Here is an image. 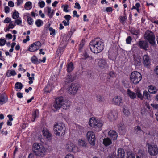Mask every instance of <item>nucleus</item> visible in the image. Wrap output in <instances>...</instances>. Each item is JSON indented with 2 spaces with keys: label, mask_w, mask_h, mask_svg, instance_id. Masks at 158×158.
I'll return each mask as SVG.
<instances>
[{
  "label": "nucleus",
  "mask_w": 158,
  "mask_h": 158,
  "mask_svg": "<svg viewBox=\"0 0 158 158\" xmlns=\"http://www.w3.org/2000/svg\"><path fill=\"white\" fill-rule=\"evenodd\" d=\"M91 51L94 53L100 52L104 48V43L100 38L94 39L89 43Z\"/></svg>",
  "instance_id": "obj_1"
},
{
  "label": "nucleus",
  "mask_w": 158,
  "mask_h": 158,
  "mask_svg": "<svg viewBox=\"0 0 158 158\" xmlns=\"http://www.w3.org/2000/svg\"><path fill=\"white\" fill-rule=\"evenodd\" d=\"M70 102L67 100H64L62 97L57 98L56 99V102L53 105V107L56 110L60 109L62 107L63 109H67L70 107Z\"/></svg>",
  "instance_id": "obj_2"
},
{
  "label": "nucleus",
  "mask_w": 158,
  "mask_h": 158,
  "mask_svg": "<svg viewBox=\"0 0 158 158\" xmlns=\"http://www.w3.org/2000/svg\"><path fill=\"white\" fill-rule=\"evenodd\" d=\"M33 150L36 155L43 157L45 155L47 149L42 145L35 143L33 145Z\"/></svg>",
  "instance_id": "obj_3"
},
{
  "label": "nucleus",
  "mask_w": 158,
  "mask_h": 158,
  "mask_svg": "<svg viewBox=\"0 0 158 158\" xmlns=\"http://www.w3.org/2000/svg\"><path fill=\"white\" fill-rule=\"evenodd\" d=\"M89 124L92 127L94 128L97 131H99L103 125L102 122L98 118H91L90 119Z\"/></svg>",
  "instance_id": "obj_4"
},
{
  "label": "nucleus",
  "mask_w": 158,
  "mask_h": 158,
  "mask_svg": "<svg viewBox=\"0 0 158 158\" xmlns=\"http://www.w3.org/2000/svg\"><path fill=\"white\" fill-rule=\"evenodd\" d=\"M53 130L56 135L61 136L64 135L66 128L63 123H57L54 125Z\"/></svg>",
  "instance_id": "obj_5"
},
{
  "label": "nucleus",
  "mask_w": 158,
  "mask_h": 158,
  "mask_svg": "<svg viewBox=\"0 0 158 158\" xmlns=\"http://www.w3.org/2000/svg\"><path fill=\"white\" fill-rule=\"evenodd\" d=\"M142 76L140 73L136 71L132 72L130 75L131 82L134 84L138 83L141 80Z\"/></svg>",
  "instance_id": "obj_6"
},
{
  "label": "nucleus",
  "mask_w": 158,
  "mask_h": 158,
  "mask_svg": "<svg viewBox=\"0 0 158 158\" xmlns=\"http://www.w3.org/2000/svg\"><path fill=\"white\" fill-rule=\"evenodd\" d=\"M80 85L77 83H72L69 85L67 90L68 93L74 95L79 90Z\"/></svg>",
  "instance_id": "obj_7"
},
{
  "label": "nucleus",
  "mask_w": 158,
  "mask_h": 158,
  "mask_svg": "<svg viewBox=\"0 0 158 158\" xmlns=\"http://www.w3.org/2000/svg\"><path fill=\"white\" fill-rule=\"evenodd\" d=\"M145 39L147 40L152 45H153L155 43V37L153 33L149 30L147 31L144 34Z\"/></svg>",
  "instance_id": "obj_8"
},
{
  "label": "nucleus",
  "mask_w": 158,
  "mask_h": 158,
  "mask_svg": "<svg viewBox=\"0 0 158 158\" xmlns=\"http://www.w3.org/2000/svg\"><path fill=\"white\" fill-rule=\"evenodd\" d=\"M148 149V152L151 156L156 155L158 153V148L157 146L155 144H147Z\"/></svg>",
  "instance_id": "obj_9"
},
{
  "label": "nucleus",
  "mask_w": 158,
  "mask_h": 158,
  "mask_svg": "<svg viewBox=\"0 0 158 158\" xmlns=\"http://www.w3.org/2000/svg\"><path fill=\"white\" fill-rule=\"evenodd\" d=\"M86 136L89 143L91 145H94L95 143L96 140L94 133L91 131H89L87 133Z\"/></svg>",
  "instance_id": "obj_10"
},
{
  "label": "nucleus",
  "mask_w": 158,
  "mask_h": 158,
  "mask_svg": "<svg viewBox=\"0 0 158 158\" xmlns=\"http://www.w3.org/2000/svg\"><path fill=\"white\" fill-rule=\"evenodd\" d=\"M41 44L39 41L35 42L29 47V50L31 52H34L38 50L41 47Z\"/></svg>",
  "instance_id": "obj_11"
},
{
  "label": "nucleus",
  "mask_w": 158,
  "mask_h": 158,
  "mask_svg": "<svg viewBox=\"0 0 158 158\" xmlns=\"http://www.w3.org/2000/svg\"><path fill=\"white\" fill-rule=\"evenodd\" d=\"M134 58V64L135 66H139L141 64V58L140 56L137 54L133 55Z\"/></svg>",
  "instance_id": "obj_12"
},
{
  "label": "nucleus",
  "mask_w": 158,
  "mask_h": 158,
  "mask_svg": "<svg viewBox=\"0 0 158 158\" xmlns=\"http://www.w3.org/2000/svg\"><path fill=\"white\" fill-rule=\"evenodd\" d=\"M118 117L117 111L113 110L110 112L108 115V118L110 120L113 121L116 119Z\"/></svg>",
  "instance_id": "obj_13"
},
{
  "label": "nucleus",
  "mask_w": 158,
  "mask_h": 158,
  "mask_svg": "<svg viewBox=\"0 0 158 158\" xmlns=\"http://www.w3.org/2000/svg\"><path fill=\"white\" fill-rule=\"evenodd\" d=\"M113 101L114 104L116 105L120 106H122L123 105V103L122 101V98L120 96H117L113 98Z\"/></svg>",
  "instance_id": "obj_14"
},
{
  "label": "nucleus",
  "mask_w": 158,
  "mask_h": 158,
  "mask_svg": "<svg viewBox=\"0 0 158 158\" xmlns=\"http://www.w3.org/2000/svg\"><path fill=\"white\" fill-rule=\"evenodd\" d=\"M98 65L101 69L107 68L106 61L103 59H100L99 60L98 63Z\"/></svg>",
  "instance_id": "obj_15"
},
{
  "label": "nucleus",
  "mask_w": 158,
  "mask_h": 158,
  "mask_svg": "<svg viewBox=\"0 0 158 158\" xmlns=\"http://www.w3.org/2000/svg\"><path fill=\"white\" fill-rule=\"evenodd\" d=\"M108 135L113 140H115L117 139L118 137L117 134L114 130H110L108 132Z\"/></svg>",
  "instance_id": "obj_16"
},
{
  "label": "nucleus",
  "mask_w": 158,
  "mask_h": 158,
  "mask_svg": "<svg viewBox=\"0 0 158 158\" xmlns=\"http://www.w3.org/2000/svg\"><path fill=\"white\" fill-rule=\"evenodd\" d=\"M69 39L70 37L68 35H65V37H64L63 40L61 42L60 45L62 46V47L64 48L66 47Z\"/></svg>",
  "instance_id": "obj_17"
},
{
  "label": "nucleus",
  "mask_w": 158,
  "mask_h": 158,
  "mask_svg": "<svg viewBox=\"0 0 158 158\" xmlns=\"http://www.w3.org/2000/svg\"><path fill=\"white\" fill-rule=\"evenodd\" d=\"M139 46L141 48L146 49L148 47V44L146 41H139Z\"/></svg>",
  "instance_id": "obj_18"
},
{
  "label": "nucleus",
  "mask_w": 158,
  "mask_h": 158,
  "mask_svg": "<svg viewBox=\"0 0 158 158\" xmlns=\"http://www.w3.org/2000/svg\"><path fill=\"white\" fill-rule=\"evenodd\" d=\"M75 146L70 142H68L66 146V148L69 152H71L74 150Z\"/></svg>",
  "instance_id": "obj_19"
},
{
  "label": "nucleus",
  "mask_w": 158,
  "mask_h": 158,
  "mask_svg": "<svg viewBox=\"0 0 158 158\" xmlns=\"http://www.w3.org/2000/svg\"><path fill=\"white\" fill-rule=\"evenodd\" d=\"M118 158H125V151L123 149L119 148L118 150Z\"/></svg>",
  "instance_id": "obj_20"
},
{
  "label": "nucleus",
  "mask_w": 158,
  "mask_h": 158,
  "mask_svg": "<svg viewBox=\"0 0 158 158\" xmlns=\"http://www.w3.org/2000/svg\"><path fill=\"white\" fill-rule=\"evenodd\" d=\"M42 132L43 135L46 138L49 140L51 139L52 135L48 130L47 129L45 130L44 129L43 130Z\"/></svg>",
  "instance_id": "obj_21"
},
{
  "label": "nucleus",
  "mask_w": 158,
  "mask_h": 158,
  "mask_svg": "<svg viewBox=\"0 0 158 158\" xmlns=\"http://www.w3.org/2000/svg\"><path fill=\"white\" fill-rule=\"evenodd\" d=\"M6 96L4 94H2L0 96V104L2 105L7 101Z\"/></svg>",
  "instance_id": "obj_22"
},
{
  "label": "nucleus",
  "mask_w": 158,
  "mask_h": 158,
  "mask_svg": "<svg viewBox=\"0 0 158 158\" xmlns=\"http://www.w3.org/2000/svg\"><path fill=\"white\" fill-rule=\"evenodd\" d=\"M58 77L57 75L56 76L54 75L50 79V82H51L52 85L54 87L56 85H57Z\"/></svg>",
  "instance_id": "obj_23"
},
{
  "label": "nucleus",
  "mask_w": 158,
  "mask_h": 158,
  "mask_svg": "<svg viewBox=\"0 0 158 158\" xmlns=\"http://www.w3.org/2000/svg\"><path fill=\"white\" fill-rule=\"evenodd\" d=\"M143 64L145 66H147L150 64L149 58L147 55H144L143 57Z\"/></svg>",
  "instance_id": "obj_24"
},
{
  "label": "nucleus",
  "mask_w": 158,
  "mask_h": 158,
  "mask_svg": "<svg viewBox=\"0 0 158 158\" xmlns=\"http://www.w3.org/2000/svg\"><path fill=\"white\" fill-rule=\"evenodd\" d=\"M148 90L150 94H156L158 91V89L156 87L152 85L148 86Z\"/></svg>",
  "instance_id": "obj_25"
},
{
  "label": "nucleus",
  "mask_w": 158,
  "mask_h": 158,
  "mask_svg": "<svg viewBox=\"0 0 158 158\" xmlns=\"http://www.w3.org/2000/svg\"><path fill=\"white\" fill-rule=\"evenodd\" d=\"M39 112L38 110H34L33 111L32 113V119L31 121L34 122L35 119L38 117Z\"/></svg>",
  "instance_id": "obj_26"
},
{
  "label": "nucleus",
  "mask_w": 158,
  "mask_h": 158,
  "mask_svg": "<svg viewBox=\"0 0 158 158\" xmlns=\"http://www.w3.org/2000/svg\"><path fill=\"white\" fill-rule=\"evenodd\" d=\"M68 76L66 80V82L67 83L71 82L75 79L76 77L75 75H71L69 74L68 75Z\"/></svg>",
  "instance_id": "obj_27"
},
{
  "label": "nucleus",
  "mask_w": 158,
  "mask_h": 158,
  "mask_svg": "<svg viewBox=\"0 0 158 158\" xmlns=\"http://www.w3.org/2000/svg\"><path fill=\"white\" fill-rule=\"evenodd\" d=\"M103 143L105 146H107L110 144L112 142L110 139L106 138L103 139Z\"/></svg>",
  "instance_id": "obj_28"
},
{
  "label": "nucleus",
  "mask_w": 158,
  "mask_h": 158,
  "mask_svg": "<svg viewBox=\"0 0 158 158\" xmlns=\"http://www.w3.org/2000/svg\"><path fill=\"white\" fill-rule=\"evenodd\" d=\"M118 128L119 132L123 134L125 130V127L124 124L122 123H120L118 126Z\"/></svg>",
  "instance_id": "obj_29"
},
{
  "label": "nucleus",
  "mask_w": 158,
  "mask_h": 158,
  "mask_svg": "<svg viewBox=\"0 0 158 158\" xmlns=\"http://www.w3.org/2000/svg\"><path fill=\"white\" fill-rule=\"evenodd\" d=\"M78 144L81 146L85 147L86 146L87 143L85 139H81L78 140Z\"/></svg>",
  "instance_id": "obj_30"
},
{
  "label": "nucleus",
  "mask_w": 158,
  "mask_h": 158,
  "mask_svg": "<svg viewBox=\"0 0 158 158\" xmlns=\"http://www.w3.org/2000/svg\"><path fill=\"white\" fill-rule=\"evenodd\" d=\"M127 94L130 98L132 99H134L136 98L135 94V93L132 92L130 89L127 90Z\"/></svg>",
  "instance_id": "obj_31"
},
{
  "label": "nucleus",
  "mask_w": 158,
  "mask_h": 158,
  "mask_svg": "<svg viewBox=\"0 0 158 158\" xmlns=\"http://www.w3.org/2000/svg\"><path fill=\"white\" fill-rule=\"evenodd\" d=\"M136 95L138 98H139L141 100L143 99V96L142 95L141 91L139 89H138L136 91L135 95Z\"/></svg>",
  "instance_id": "obj_32"
},
{
  "label": "nucleus",
  "mask_w": 158,
  "mask_h": 158,
  "mask_svg": "<svg viewBox=\"0 0 158 158\" xmlns=\"http://www.w3.org/2000/svg\"><path fill=\"white\" fill-rule=\"evenodd\" d=\"M52 90V86H51L49 84H47L44 89V92L47 93H49Z\"/></svg>",
  "instance_id": "obj_33"
},
{
  "label": "nucleus",
  "mask_w": 158,
  "mask_h": 158,
  "mask_svg": "<svg viewBox=\"0 0 158 158\" xmlns=\"http://www.w3.org/2000/svg\"><path fill=\"white\" fill-rule=\"evenodd\" d=\"M143 98L144 97L146 99L148 100H149L150 99V95L147 91L145 90L143 91Z\"/></svg>",
  "instance_id": "obj_34"
},
{
  "label": "nucleus",
  "mask_w": 158,
  "mask_h": 158,
  "mask_svg": "<svg viewBox=\"0 0 158 158\" xmlns=\"http://www.w3.org/2000/svg\"><path fill=\"white\" fill-rule=\"evenodd\" d=\"M142 132V131L141 129V127L139 126H138L135 127V132L136 134H140Z\"/></svg>",
  "instance_id": "obj_35"
},
{
  "label": "nucleus",
  "mask_w": 158,
  "mask_h": 158,
  "mask_svg": "<svg viewBox=\"0 0 158 158\" xmlns=\"http://www.w3.org/2000/svg\"><path fill=\"white\" fill-rule=\"evenodd\" d=\"M15 86L16 89L21 90L23 86L21 83L17 82L15 84Z\"/></svg>",
  "instance_id": "obj_36"
},
{
  "label": "nucleus",
  "mask_w": 158,
  "mask_h": 158,
  "mask_svg": "<svg viewBox=\"0 0 158 158\" xmlns=\"http://www.w3.org/2000/svg\"><path fill=\"white\" fill-rule=\"evenodd\" d=\"M124 14L125 15V16H120V22L122 23L123 24H124V22L127 19V16L126 15V14L124 13Z\"/></svg>",
  "instance_id": "obj_37"
},
{
  "label": "nucleus",
  "mask_w": 158,
  "mask_h": 158,
  "mask_svg": "<svg viewBox=\"0 0 158 158\" xmlns=\"http://www.w3.org/2000/svg\"><path fill=\"white\" fill-rule=\"evenodd\" d=\"M67 67V69H73L74 68V65L72 62L68 63Z\"/></svg>",
  "instance_id": "obj_38"
},
{
  "label": "nucleus",
  "mask_w": 158,
  "mask_h": 158,
  "mask_svg": "<svg viewBox=\"0 0 158 158\" xmlns=\"http://www.w3.org/2000/svg\"><path fill=\"white\" fill-rule=\"evenodd\" d=\"M97 100L98 101L100 102L103 101L104 99L102 97V95H97L96 96Z\"/></svg>",
  "instance_id": "obj_39"
},
{
  "label": "nucleus",
  "mask_w": 158,
  "mask_h": 158,
  "mask_svg": "<svg viewBox=\"0 0 158 158\" xmlns=\"http://www.w3.org/2000/svg\"><path fill=\"white\" fill-rule=\"evenodd\" d=\"M19 13L15 10V11L13 13L12 15L13 18L15 19L18 18L19 17Z\"/></svg>",
  "instance_id": "obj_40"
},
{
  "label": "nucleus",
  "mask_w": 158,
  "mask_h": 158,
  "mask_svg": "<svg viewBox=\"0 0 158 158\" xmlns=\"http://www.w3.org/2000/svg\"><path fill=\"white\" fill-rule=\"evenodd\" d=\"M127 158H135V155L130 152H127Z\"/></svg>",
  "instance_id": "obj_41"
},
{
  "label": "nucleus",
  "mask_w": 158,
  "mask_h": 158,
  "mask_svg": "<svg viewBox=\"0 0 158 158\" xmlns=\"http://www.w3.org/2000/svg\"><path fill=\"white\" fill-rule=\"evenodd\" d=\"M35 23L38 27H40L42 25L43 22L41 20L38 19L36 21Z\"/></svg>",
  "instance_id": "obj_42"
},
{
  "label": "nucleus",
  "mask_w": 158,
  "mask_h": 158,
  "mask_svg": "<svg viewBox=\"0 0 158 158\" xmlns=\"http://www.w3.org/2000/svg\"><path fill=\"white\" fill-rule=\"evenodd\" d=\"M31 60L32 63L35 64H37L38 61V59L35 56H34L31 58Z\"/></svg>",
  "instance_id": "obj_43"
},
{
  "label": "nucleus",
  "mask_w": 158,
  "mask_h": 158,
  "mask_svg": "<svg viewBox=\"0 0 158 158\" xmlns=\"http://www.w3.org/2000/svg\"><path fill=\"white\" fill-rule=\"evenodd\" d=\"M49 30L50 31V34L51 35H55V31L54 29H53L52 27H50L49 28Z\"/></svg>",
  "instance_id": "obj_44"
},
{
  "label": "nucleus",
  "mask_w": 158,
  "mask_h": 158,
  "mask_svg": "<svg viewBox=\"0 0 158 158\" xmlns=\"http://www.w3.org/2000/svg\"><path fill=\"white\" fill-rule=\"evenodd\" d=\"M38 4L40 8H42L44 6L45 3L44 1H42L39 2L38 3Z\"/></svg>",
  "instance_id": "obj_45"
},
{
  "label": "nucleus",
  "mask_w": 158,
  "mask_h": 158,
  "mask_svg": "<svg viewBox=\"0 0 158 158\" xmlns=\"http://www.w3.org/2000/svg\"><path fill=\"white\" fill-rule=\"evenodd\" d=\"M6 41L2 38L0 39V46H2L5 45Z\"/></svg>",
  "instance_id": "obj_46"
},
{
  "label": "nucleus",
  "mask_w": 158,
  "mask_h": 158,
  "mask_svg": "<svg viewBox=\"0 0 158 158\" xmlns=\"http://www.w3.org/2000/svg\"><path fill=\"white\" fill-rule=\"evenodd\" d=\"M27 21L29 25H31L32 24L33 22V20L30 17H28L27 19Z\"/></svg>",
  "instance_id": "obj_47"
},
{
  "label": "nucleus",
  "mask_w": 158,
  "mask_h": 158,
  "mask_svg": "<svg viewBox=\"0 0 158 158\" xmlns=\"http://www.w3.org/2000/svg\"><path fill=\"white\" fill-rule=\"evenodd\" d=\"M132 40L131 38V36H129L126 39V43L127 44H130L131 43Z\"/></svg>",
  "instance_id": "obj_48"
},
{
  "label": "nucleus",
  "mask_w": 158,
  "mask_h": 158,
  "mask_svg": "<svg viewBox=\"0 0 158 158\" xmlns=\"http://www.w3.org/2000/svg\"><path fill=\"white\" fill-rule=\"evenodd\" d=\"M85 44V41L82 40L80 44L79 45L80 49H81Z\"/></svg>",
  "instance_id": "obj_49"
},
{
  "label": "nucleus",
  "mask_w": 158,
  "mask_h": 158,
  "mask_svg": "<svg viewBox=\"0 0 158 158\" xmlns=\"http://www.w3.org/2000/svg\"><path fill=\"white\" fill-rule=\"evenodd\" d=\"M123 112L125 115H128L130 114V112L128 110L125 109H123Z\"/></svg>",
  "instance_id": "obj_50"
},
{
  "label": "nucleus",
  "mask_w": 158,
  "mask_h": 158,
  "mask_svg": "<svg viewBox=\"0 0 158 158\" xmlns=\"http://www.w3.org/2000/svg\"><path fill=\"white\" fill-rule=\"evenodd\" d=\"M109 74L111 77H114L115 76V74L113 71H112L109 72Z\"/></svg>",
  "instance_id": "obj_51"
},
{
  "label": "nucleus",
  "mask_w": 158,
  "mask_h": 158,
  "mask_svg": "<svg viewBox=\"0 0 158 158\" xmlns=\"http://www.w3.org/2000/svg\"><path fill=\"white\" fill-rule=\"evenodd\" d=\"M64 18L67 21L69 22L71 16L69 15H66L64 16Z\"/></svg>",
  "instance_id": "obj_52"
},
{
  "label": "nucleus",
  "mask_w": 158,
  "mask_h": 158,
  "mask_svg": "<svg viewBox=\"0 0 158 158\" xmlns=\"http://www.w3.org/2000/svg\"><path fill=\"white\" fill-rule=\"evenodd\" d=\"M11 19L9 17L6 18L4 21L3 22L4 23H8L11 21Z\"/></svg>",
  "instance_id": "obj_53"
},
{
  "label": "nucleus",
  "mask_w": 158,
  "mask_h": 158,
  "mask_svg": "<svg viewBox=\"0 0 158 158\" xmlns=\"http://www.w3.org/2000/svg\"><path fill=\"white\" fill-rule=\"evenodd\" d=\"M31 5L32 3L30 1H28L25 3L24 6V8H25V7H30V6H31Z\"/></svg>",
  "instance_id": "obj_54"
},
{
  "label": "nucleus",
  "mask_w": 158,
  "mask_h": 158,
  "mask_svg": "<svg viewBox=\"0 0 158 158\" xmlns=\"http://www.w3.org/2000/svg\"><path fill=\"white\" fill-rule=\"evenodd\" d=\"M46 60V58L45 57H44L43 58L42 60L40 59L39 60L38 59V61L37 62V64L40 63H41V62L44 63L45 62Z\"/></svg>",
  "instance_id": "obj_55"
},
{
  "label": "nucleus",
  "mask_w": 158,
  "mask_h": 158,
  "mask_svg": "<svg viewBox=\"0 0 158 158\" xmlns=\"http://www.w3.org/2000/svg\"><path fill=\"white\" fill-rule=\"evenodd\" d=\"M22 23V22L21 20L19 19H16L15 21V23H16L18 25Z\"/></svg>",
  "instance_id": "obj_56"
},
{
  "label": "nucleus",
  "mask_w": 158,
  "mask_h": 158,
  "mask_svg": "<svg viewBox=\"0 0 158 158\" xmlns=\"http://www.w3.org/2000/svg\"><path fill=\"white\" fill-rule=\"evenodd\" d=\"M15 25V24H14V23H13V22H10V23H9V25L8 26V27H9V28H10V29L13 28L14 27Z\"/></svg>",
  "instance_id": "obj_57"
},
{
  "label": "nucleus",
  "mask_w": 158,
  "mask_h": 158,
  "mask_svg": "<svg viewBox=\"0 0 158 158\" xmlns=\"http://www.w3.org/2000/svg\"><path fill=\"white\" fill-rule=\"evenodd\" d=\"M10 8L8 6H6L5 7V12L6 13H8L9 12Z\"/></svg>",
  "instance_id": "obj_58"
},
{
  "label": "nucleus",
  "mask_w": 158,
  "mask_h": 158,
  "mask_svg": "<svg viewBox=\"0 0 158 158\" xmlns=\"http://www.w3.org/2000/svg\"><path fill=\"white\" fill-rule=\"evenodd\" d=\"M151 105L152 106L153 108L155 109H158V104H151Z\"/></svg>",
  "instance_id": "obj_59"
},
{
  "label": "nucleus",
  "mask_w": 158,
  "mask_h": 158,
  "mask_svg": "<svg viewBox=\"0 0 158 158\" xmlns=\"http://www.w3.org/2000/svg\"><path fill=\"white\" fill-rule=\"evenodd\" d=\"M8 6L11 7H13L14 6V4L12 1H10L8 3Z\"/></svg>",
  "instance_id": "obj_60"
},
{
  "label": "nucleus",
  "mask_w": 158,
  "mask_h": 158,
  "mask_svg": "<svg viewBox=\"0 0 158 158\" xmlns=\"http://www.w3.org/2000/svg\"><path fill=\"white\" fill-rule=\"evenodd\" d=\"M6 37L8 38L9 39H11L12 38V36L11 34H8L6 35Z\"/></svg>",
  "instance_id": "obj_61"
},
{
  "label": "nucleus",
  "mask_w": 158,
  "mask_h": 158,
  "mask_svg": "<svg viewBox=\"0 0 158 158\" xmlns=\"http://www.w3.org/2000/svg\"><path fill=\"white\" fill-rule=\"evenodd\" d=\"M64 24V25L65 26H68L69 25L70 22H68L66 21L65 20H64L62 22Z\"/></svg>",
  "instance_id": "obj_62"
},
{
  "label": "nucleus",
  "mask_w": 158,
  "mask_h": 158,
  "mask_svg": "<svg viewBox=\"0 0 158 158\" xmlns=\"http://www.w3.org/2000/svg\"><path fill=\"white\" fill-rule=\"evenodd\" d=\"M83 56L85 58V59H86L87 58L89 57V55L86 52H85L84 53V54H83Z\"/></svg>",
  "instance_id": "obj_63"
},
{
  "label": "nucleus",
  "mask_w": 158,
  "mask_h": 158,
  "mask_svg": "<svg viewBox=\"0 0 158 158\" xmlns=\"http://www.w3.org/2000/svg\"><path fill=\"white\" fill-rule=\"evenodd\" d=\"M65 158H74L73 155L70 154H68L65 156Z\"/></svg>",
  "instance_id": "obj_64"
}]
</instances>
